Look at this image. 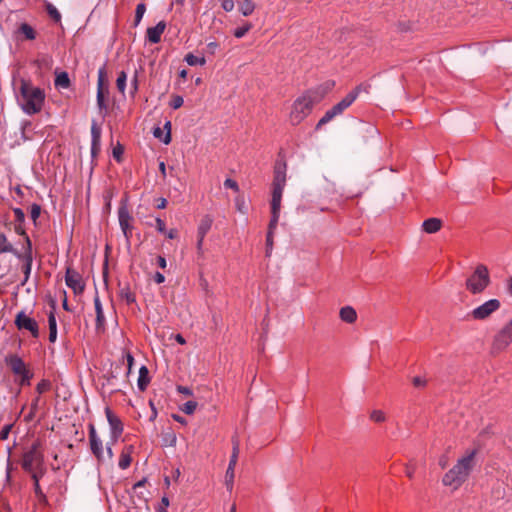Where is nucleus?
Here are the masks:
<instances>
[{
  "label": "nucleus",
  "instance_id": "obj_26",
  "mask_svg": "<svg viewBox=\"0 0 512 512\" xmlns=\"http://www.w3.org/2000/svg\"><path fill=\"white\" fill-rule=\"evenodd\" d=\"M148 369L146 366H141L139 369V377H138V388L141 391H144L149 383V377H148Z\"/></svg>",
  "mask_w": 512,
  "mask_h": 512
},
{
  "label": "nucleus",
  "instance_id": "obj_37",
  "mask_svg": "<svg viewBox=\"0 0 512 512\" xmlns=\"http://www.w3.org/2000/svg\"><path fill=\"white\" fill-rule=\"evenodd\" d=\"M197 408V403L195 401H187L183 404L181 410L185 413V414H193L195 412Z\"/></svg>",
  "mask_w": 512,
  "mask_h": 512
},
{
  "label": "nucleus",
  "instance_id": "obj_50",
  "mask_svg": "<svg viewBox=\"0 0 512 512\" xmlns=\"http://www.w3.org/2000/svg\"><path fill=\"white\" fill-rule=\"evenodd\" d=\"M104 69L101 68L98 71V89L97 90H103L104 86Z\"/></svg>",
  "mask_w": 512,
  "mask_h": 512
},
{
  "label": "nucleus",
  "instance_id": "obj_53",
  "mask_svg": "<svg viewBox=\"0 0 512 512\" xmlns=\"http://www.w3.org/2000/svg\"><path fill=\"white\" fill-rule=\"evenodd\" d=\"M156 229L158 230V232L160 233H165L166 232V227H165V223L163 220H161L160 218H157L156 219Z\"/></svg>",
  "mask_w": 512,
  "mask_h": 512
},
{
  "label": "nucleus",
  "instance_id": "obj_36",
  "mask_svg": "<svg viewBox=\"0 0 512 512\" xmlns=\"http://www.w3.org/2000/svg\"><path fill=\"white\" fill-rule=\"evenodd\" d=\"M176 441H177V438H176V435L173 431H167L164 435H163V442L165 445H168V446H175L176 444Z\"/></svg>",
  "mask_w": 512,
  "mask_h": 512
},
{
  "label": "nucleus",
  "instance_id": "obj_52",
  "mask_svg": "<svg viewBox=\"0 0 512 512\" xmlns=\"http://www.w3.org/2000/svg\"><path fill=\"white\" fill-rule=\"evenodd\" d=\"M115 443H112V440L110 439V441L107 443L106 445V456H105V459L107 458L108 460H111L113 458V452H112V445H114Z\"/></svg>",
  "mask_w": 512,
  "mask_h": 512
},
{
  "label": "nucleus",
  "instance_id": "obj_27",
  "mask_svg": "<svg viewBox=\"0 0 512 512\" xmlns=\"http://www.w3.org/2000/svg\"><path fill=\"white\" fill-rule=\"evenodd\" d=\"M70 85V79L66 72H60L56 75L55 86L57 88L66 89Z\"/></svg>",
  "mask_w": 512,
  "mask_h": 512
},
{
  "label": "nucleus",
  "instance_id": "obj_13",
  "mask_svg": "<svg viewBox=\"0 0 512 512\" xmlns=\"http://www.w3.org/2000/svg\"><path fill=\"white\" fill-rule=\"evenodd\" d=\"M213 219L210 215L204 216L197 228V251L198 253L203 252V241L206 236V234L209 232V230L212 227Z\"/></svg>",
  "mask_w": 512,
  "mask_h": 512
},
{
  "label": "nucleus",
  "instance_id": "obj_8",
  "mask_svg": "<svg viewBox=\"0 0 512 512\" xmlns=\"http://www.w3.org/2000/svg\"><path fill=\"white\" fill-rule=\"evenodd\" d=\"M512 343V317L510 320L495 334L493 339V350L502 351Z\"/></svg>",
  "mask_w": 512,
  "mask_h": 512
},
{
  "label": "nucleus",
  "instance_id": "obj_24",
  "mask_svg": "<svg viewBox=\"0 0 512 512\" xmlns=\"http://www.w3.org/2000/svg\"><path fill=\"white\" fill-rule=\"evenodd\" d=\"M94 306H95V312H96L97 327H101L104 325L105 317H104L102 304H101V301H100V298L98 295H96L94 298Z\"/></svg>",
  "mask_w": 512,
  "mask_h": 512
},
{
  "label": "nucleus",
  "instance_id": "obj_60",
  "mask_svg": "<svg viewBox=\"0 0 512 512\" xmlns=\"http://www.w3.org/2000/svg\"><path fill=\"white\" fill-rule=\"evenodd\" d=\"M48 386H49V384L47 382L42 381L41 383H39L37 385V391L39 393H42V392H44L48 388Z\"/></svg>",
  "mask_w": 512,
  "mask_h": 512
},
{
  "label": "nucleus",
  "instance_id": "obj_44",
  "mask_svg": "<svg viewBox=\"0 0 512 512\" xmlns=\"http://www.w3.org/2000/svg\"><path fill=\"white\" fill-rule=\"evenodd\" d=\"M224 187H225V188L232 189V190H234L235 192H238V191H239V186H238L237 182H236V181H234L233 179H230V178H227V179L224 181Z\"/></svg>",
  "mask_w": 512,
  "mask_h": 512
},
{
  "label": "nucleus",
  "instance_id": "obj_16",
  "mask_svg": "<svg viewBox=\"0 0 512 512\" xmlns=\"http://www.w3.org/2000/svg\"><path fill=\"white\" fill-rule=\"evenodd\" d=\"M166 28V24L163 21L158 22L155 26L147 29V39L151 43H158L161 40V35Z\"/></svg>",
  "mask_w": 512,
  "mask_h": 512
},
{
  "label": "nucleus",
  "instance_id": "obj_57",
  "mask_svg": "<svg viewBox=\"0 0 512 512\" xmlns=\"http://www.w3.org/2000/svg\"><path fill=\"white\" fill-rule=\"evenodd\" d=\"M154 280L156 283L161 284L165 281V276L160 272H156L154 275Z\"/></svg>",
  "mask_w": 512,
  "mask_h": 512
},
{
  "label": "nucleus",
  "instance_id": "obj_55",
  "mask_svg": "<svg viewBox=\"0 0 512 512\" xmlns=\"http://www.w3.org/2000/svg\"><path fill=\"white\" fill-rule=\"evenodd\" d=\"M153 135H154L155 138H158V139H160L162 141V139L164 138L165 134H163V129L161 127H155L153 129Z\"/></svg>",
  "mask_w": 512,
  "mask_h": 512
},
{
  "label": "nucleus",
  "instance_id": "obj_58",
  "mask_svg": "<svg viewBox=\"0 0 512 512\" xmlns=\"http://www.w3.org/2000/svg\"><path fill=\"white\" fill-rule=\"evenodd\" d=\"M157 264L160 268L164 269L167 266L166 259L163 256L157 257Z\"/></svg>",
  "mask_w": 512,
  "mask_h": 512
},
{
  "label": "nucleus",
  "instance_id": "obj_38",
  "mask_svg": "<svg viewBox=\"0 0 512 512\" xmlns=\"http://www.w3.org/2000/svg\"><path fill=\"white\" fill-rule=\"evenodd\" d=\"M252 28V25L247 23L241 27H238L234 31V36L236 38H242L245 36V34Z\"/></svg>",
  "mask_w": 512,
  "mask_h": 512
},
{
  "label": "nucleus",
  "instance_id": "obj_49",
  "mask_svg": "<svg viewBox=\"0 0 512 512\" xmlns=\"http://www.w3.org/2000/svg\"><path fill=\"white\" fill-rule=\"evenodd\" d=\"M266 245H267V253L269 254L271 252L272 246H273V233H271V231L267 232Z\"/></svg>",
  "mask_w": 512,
  "mask_h": 512
},
{
  "label": "nucleus",
  "instance_id": "obj_59",
  "mask_svg": "<svg viewBox=\"0 0 512 512\" xmlns=\"http://www.w3.org/2000/svg\"><path fill=\"white\" fill-rule=\"evenodd\" d=\"M178 391L184 395H187V396H191L192 395V391L190 388L188 387H184V386H179L178 387Z\"/></svg>",
  "mask_w": 512,
  "mask_h": 512
},
{
  "label": "nucleus",
  "instance_id": "obj_22",
  "mask_svg": "<svg viewBox=\"0 0 512 512\" xmlns=\"http://www.w3.org/2000/svg\"><path fill=\"white\" fill-rule=\"evenodd\" d=\"M90 447L92 453L97 457V459L101 462L105 461V452L103 448V444L101 439L94 440L93 442H90Z\"/></svg>",
  "mask_w": 512,
  "mask_h": 512
},
{
  "label": "nucleus",
  "instance_id": "obj_2",
  "mask_svg": "<svg viewBox=\"0 0 512 512\" xmlns=\"http://www.w3.org/2000/svg\"><path fill=\"white\" fill-rule=\"evenodd\" d=\"M475 451L469 452L460 458L457 463L443 476L442 482L445 486L458 489L468 478L474 467Z\"/></svg>",
  "mask_w": 512,
  "mask_h": 512
},
{
  "label": "nucleus",
  "instance_id": "obj_1",
  "mask_svg": "<svg viewBox=\"0 0 512 512\" xmlns=\"http://www.w3.org/2000/svg\"><path fill=\"white\" fill-rule=\"evenodd\" d=\"M17 103L27 115L39 113L44 105L45 92L43 89L34 86L30 81L21 80Z\"/></svg>",
  "mask_w": 512,
  "mask_h": 512
},
{
  "label": "nucleus",
  "instance_id": "obj_7",
  "mask_svg": "<svg viewBox=\"0 0 512 512\" xmlns=\"http://www.w3.org/2000/svg\"><path fill=\"white\" fill-rule=\"evenodd\" d=\"M501 303L498 299H489L481 305L475 307L468 313V317L473 320L483 321L488 319L493 313L498 311Z\"/></svg>",
  "mask_w": 512,
  "mask_h": 512
},
{
  "label": "nucleus",
  "instance_id": "obj_61",
  "mask_svg": "<svg viewBox=\"0 0 512 512\" xmlns=\"http://www.w3.org/2000/svg\"><path fill=\"white\" fill-rule=\"evenodd\" d=\"M32 477L34 479V486H35V492L36 493H40V486H39V480H38V476L36 473H33L32 474Z\"/></svg>",
  "mask_w": 512,
  "mask_h": 512
},
{
  "label": "nucleus",
  "instance_id": "obj_3",
  "mask_svg": "<svg viewBox=\"0 0 512 512\" xmlns=\"http://www.w3.org/2000/svg\"><path fill=\"white\" fill-rule=\"evenodd\" d=\"M490 275L488 268L479 264L476 266L473 273L467 278L465 286L466 289L472 294H480L490 285Z\"/></svg>",
  "mask_w": 512,
  "mask_h": 512
},
{
  "label": "nucleus",
  "instance_id": "obj_10",
  "mask_svg": "<svg viewBox=\"0 0 512 512\" xmlns=\"http://www.w3.org/2000/svg\"><path fill=\"white\" fill-rule=\"evenodd\" d=\"M42 462V457L40 453L38 452L36 446H33L31 449H29L27 452H25L22 460V467L30 472L35 473V469L40 466Z\"/></svg>",
  "mask_w": 512,
  "mask_h": 512
},
{
  "label": "nucleus",
  "instance_id": "obj_9",
  "mask_svg": "<svg viewBox=\"0 0 512 512\" xmlns=\"http://www.w3.org/2000/svg\"><path fill=\"white\" fill-rule=\"evenodd\" d=\"M239 455V442L238 440H233L232 454L230 456L229 464L225 473V485L227 490L232 491L234 485V470L237 464Z\"/></svg>",
  "mask_w": 512,
  "mask_h": 512
},
{
  "label": "nucleus",
  "instance_id": "obj_20",
  "mask_svg": "<svg viewBox=\"0 0 512 512\" xmlns=\"http://www.w3.org/2000/svg\"><path fill=\"white\" fill-rule=\"evenodd\" d=\"M283 190H284V187H282V186H273L272 199H271V210H280L281 209V200H282Z\"/></svg>",
  "mask_w": 512,
  "mask_h": 512
},
{
  "label": "nucleus",
  "instance_id": "obj_40",
  "mask_svg": "<svg viewBox=\"0 0 512 512\" xmlns=\"http://www.w3.org/2000/svg\"><path fill=\"white\" fill-rule=\"evenodd\" d=\"M48 325H49V331H57V322H56V317H55V313L53 310H51L49 312Z\"/></svg>",
  "mask_w": 512,
  "mask_h": 512
},
{
  "label": "nucleus",
  "instance_id": "obj_51",
  "mask_svg": "<svg viewBox=\"0 0 512 512\" xmlns=\"http://www.w3.org/2000/svg\"><path fill=\"white\" fill-rule=\"evenodd\" d=\"M412 382L415 387H423L426 384V380L420 376H415Z\"/></svg>",
  "mask_w": 512,
  "mask_h": 512
},
{
  "label": "nucleus",
  "instance_id": "obj_41",
  "mask_svg": "<svg viewBox=\"0 0 512 512\" xmlns=\"http://www.w3.org/2000/svg\"><path fill=\"white\" fill-rule=\"evenodd\" d=\"M164 129L166 130V133L164 135V138L162 139V142L164 144H169L171 142V122L170 121L165 122Z\"/></svg>",
  "mask_w": 512,
  "mask_h": 512
},
{
  "label": "nucleus",
  "instance_id": "obj_56",
  "mask_svg": "<svg viewBox=\"0 0 512 512\" xmlns=\"http://www.w3.org/2000/svg\"><path fill=\"white\" fill-rule=\"evenodd\" d=\"M10 428L11 427L9 425H6V426L3 427V429L0 432V438L1 439L4 440V439H6L8 437L9 432H10Z\"/></svg>",
  "mask_w": 512,
  "mask_h": 512
},
{
  "label": "nucleus",
  "instance_id": "obj_30",
  "mask_svg": "<svg viewBox=\"0 0 512 512\" xmlns=\"http://www.w3.org/2000/svg\"><path fill=\"white\" fill-rule=\"evenodd\" d=\"M119 296L122 300H124L127 304H131L135 302V295L128 287H123L120 289Z\"/></svg>",
  "mask_w": 512,
  "mask_h": 512
},
{
  "label": "nucleus",
  "instance_id": "obj_21",
  "mask_svg": "<svg viewBox=\"0 0 512 512\" xmlns=\"http://www.w3.org/2000/svg\"><path fill=\"white\" fill-rule=\"evenodd\" d=\"M283 190H284V187H282V186H273L272 199H271V210H280L281 209V200H282Z\"/></svg>",
  "mask_w": 512,
  "mask_h": 512
},
{
  "label": "nucleus",
  "instance_id": "obj_14",
  "mask_svg": "<svg viewBox=\"0 0 512 512\" xmlns=\"http://www.w3.org/2000/svg\"><path fill=\"white\" fill-rule=\"evenodd\" d=\"M66 285L71 288L74 293H82L84 290V283L80 274L74 270L67 269L65 275Z\"/></svg>",
  "mask_w": 512,
  "mask_h": 512
},
{
  "label": "nucleus",
  "instance_id": "obj_31",
  "mask_svg": "<svg viewBox=\"0 0 512 512\" xmlns=\"http://www.w3.org/2000/svg\"><path fill=\"white\" fill-rule=\"evenodd\" d=\"M126 81H127V74L125 71H121L118 74L117 80H116V86L119 92L124 94L125 88H126Z\"/></svg>",
  "mask_w": 512,
  "mask_h": 512
},
{
  "label": "nucleus",
  "instance_id": "obj_23",
  "mask_svg": "<svg viewBox=\"0 0 512 512\" xmlns=\"http://www.w3.org/2000/svg\"><path fill=\"white\" fill-rule=\"evenodd\" d=\"M441 228V221L438 218H429L423 222V229L427 233H436Z\"/></svg>",
  "mask_w": 512,
  "mask_h": 512
},
{
  "label": "nucleus",
  "instance_id": "obj_46",
  "mask_svg": "<svg viewBox=\"0 0 512 512\" xmlns=\"http://www.w3.org/2000/svg\"><path fill=\"white\" fill-rule=\"evenodd\" d=\"M221 6L226 12H231L234 7V0H221Z\"/></svg>",
  "mask_w": 512,
  "mask_h": 512
},
{
  "label": "nucleus",
  "instance_id": "obj_5",
  "mask_svg": "<svg viewBox=\"0 0 512 512\" xmlns=\"http://www.w3.org/2000/svg\"><path fill=\"white\" fill-rule=\"evenodd\" d=\"M5 363L9 366L13 374L17 377L20 385H30L33 374L26 367L24 361L17 355H8L5 357Z\"/></svg>",
  "mask_w": 512,
  "mask_h": 512
},
{
  "label": "nucleus",
  "instance_id": "obj_48",
  "mask_svg": "<svg viewBox=\"0 0 512 512\" xmlns=\"http://www.w3.org/2000/svg\"><path fill=\"white\" fill-rule=\"evenodd\" d=\"M100 147H101V140L96 142L95 140H92V143H91V154L92 156H96L97 153L100 151Z\"/></svg>",
  "mask_w": 512,
  "mask_h": 512
},
{
  "label": "nucleus",
  "instance_id": "obj_33",
  "mask_svg": "<svg viewBox=\"0 0 512 512\" xmlns=\"http://www.w3.org/2000/svg\"><path fill=\"white\" fill-rule=\"evenodd\" d=\"M271 220L269 223L268 231H271V233H274V230L277 227L279 218H280V210H271Z\"/></svg>",
  "mask_w": 512,
  "mask_h": 512
},
{
  "label": "nucleus",
  "instance_id": "obj_35",
  "mask_svg": "<svg viewBox=\"0 0 512 512\" xmlns=\"http://www.w3.org/2000/svg\"><path fill=\"white\" fill-rule=\"evenodd\" d=\"M145 11H146V7L143 3H140L137 5L136 11H135V19H134L135 26L139 25V23L141 22L144 14H145Z\"/></svg>",
  "mask_w": 512,
  "mask_h": 512
},
{
  "label": "nucleus",
  "instance_id": "obj_43",
  "mask_svg": "<svg viewBox=\"0 0 512 512\" xmlns=\"http://www.w3.org/2000/svg\"><path fill=\"white\" fill-rule=\"evenodd\" d=\"M97 105L100 110L106 109L103 90H97Z\"/></svg>",
  "mask_w": 512,
  "mask_h": 512
},
{
  "label": "nucleus",
  "instance_id": "obj_29",
  "mask_svg": "<svg viewBox=\"0 0 512 512\" xmlns=\"http://www.w3.org/2000/svg\"><path fill=\"white\" fill-rule=\"evenodd\" d=\"M186 63L189 65V66H202L205 64L206 60L204 57H199V56H196L192 53H189L185 56V59Z\"/></svg>",
  "mask_w": 512,
  "mask_h": 512
},
{
  "label": "nucleus",
  "instance_id": "obj_42",
  "mask_svg": "<svg viewBox=\"0 0 512 512\" xmlns=\"http://www.w3.org/2000/svg\"><path fill=\"white\" fill-rule=\"evenodd\" d=\"M47 11H48V14L55 20V21H59L60 18H61V15L60 13L58 12L57 8L55 6H53L52 4H48L47 5Z\"/></svg>",
  "mask_w": 512,
  "mask_h": 512
},
{
  "label": "nucleus",
  "instance_id": "obj_62",
  "mask_svg": "<svg viewBox=\"0 0 512 512\" xmlns=\"http://www.w3.org/2000/svg\"><path fill=\"white\" fill-rule=\"evenodd\" d=\"M164 234L166 235L167 238L174 239L177 235V231L174 229H171L169 231L166 230V232Z\"/></svg>",
  "mask_w": 512,
  "mask_h": 512
},
{
  "label": "nucleus",
  "instance_id": "obj_17",
  "mask_svg": "<svg viewBox=\"0 0 512 512\" xmlns=\"http://www.w3.org/2000/svg\"><path fill=\"white\" fill-rule=\"evenodd\" d=\"M26 244H27V247H26L24 255H23V259L25 262L24 267H23V271H24V275H25L24 281H27L30 276L31 269H32V261H33L31 242H30L29 238L26 239Z\"/></svg>",
  "mask_w": 512,
  "mask_h": 512
},
{
  "label": "nucleus",
  "instance_id": "obj_45",
  "mask_svg": "<svg viewBox=\"0 0 512 512\" xmlns=\"http://www.w3.org/2000/svg\"><path fill=\"white\" fill-rule=\"evenodd\" d=\"M183 103H184V100L181 96H174L170 102V106L173 109H178L183 105Z\"/></svg>",
  "mask_w": 512,
  "mask_h": 512
},
{
  "label": "nucleus",
  "instance_id": "obj_11",
  "mask_svg": "<svg viewBox=\"0 0 512 512\" xmlns=\"http://www.w3.org/2000/svg\"><path fill=\"white\" fill-rule=\"evenodd\" d=\"M15 324L19 329L29 331L33 337L39 336V329L37 322L29 317L25 312L21 311L16 315Z\"/></svg>",
  "mask_w": 512,
  "mask_h": 512
},
{
  "label": "nucleus",
  "instance_id": "obj_34",
  "mask_svg": "<svg viewBox=\"0 0 512 512\" xmlns=\"http://www.w3.org/2000/svg\"><path fill=\"white\" fill-rule=\"evenodd\" d=\"M20 31L29 40H33L35 38V32L33 28L26 23H23L20 26Z\"/></svg>",
  "mask_w": 512,
  "mask_h": 512
},
{
  "label": "nucleus",
  "instance_id": "obj_47",
  "mask_svg": "<svg viewBox=\"0 0 512 512\" xmlns=\"http://www.w3.org/2000/svg\"><path fill=\"white\" fill-rule=\"evenodd\" d=\"M91 136L92 140H95L96 142L101 140V131L95 124L91 127Z\"/></svg>",
  "mask_w": 512,
  "mask_h": 512
},
{
  "label": "nucleus",
  "instance_id": "obj_4",
  "mask_svg": "<svg viewBox=\"0 0 512 512\" xmlns=\"http://www.w3.org/2000/svg\"><path fill=\"white\" fill-rule=\"evenodd\" d=\"M315 103V98L310 93L297 98L293 104L290 121L293 125L299 124L310 112Z\"/></svg>",
  "mask_w": 512,
  "mask_h": 512
},
{
  "label": "nucleus",
  "instance_id": "obj_64",
  "mask_svg": "<svg viewBox=\"0 0 512 512\" xmlns=\"http://www.w3.org/2000/svg\"><path fill=\"white\" fill-rule=\"evenodd\" d=\"M507 292L512 296V277L507 280L506 284Z\"/></svg>",
  "mask_w": 512,
  "mask_h": 512
},
{
  "label": "nucleus",
  "instance_id": "obj_63",
  "mask_svg": "<svg viewBox=\"0 0 512 512\" xmlns=\"http://www.w3.org/2000/svg\"><path fill=\"white\" fill-rule=\"evenodd\" d=\"M217 47H218V44H217L216 42H214V41H213V42H209V43L207 44V48H208V50H209L211 53H214V52H215V50L217 49Z\"/></svg>",
  "mask_w": 512,
  "mask_h": 512
},
{
  "label": "nucleus",
  "instance_id": "obj_12",
  "mask_svg": "<svg viewBox=\"0 0 512 512\" xmlns=\"http://www.w3.org/2000/svg\"><path fill=\"white\" fill-rule=\"evenodd\" d=\"M106 417L110 426V438L112 443H116L123 432L121 420L115 416L110 409H106Z\"/></svg>",
  "mask_w": 512,
  "mask_h": 512
},
{
  "label": "nucleus",
  "instance_id": "obj_6",
  "mask_svg": "<svg viewBox=\"0 0 512 512\" xmlns=\"http://www.w3.org/2000/svg\"><path fill=\"white\" fill-rule=\"evenodd\" d=\"M360 87L348 93L340 102L334 105L331 109L327 110L324 116L319 120L318 126L324 125L330 122L334 117L340 115L346 110L358 97Z\"/></svg>",
  "mask_w": 512,
  "mask_h": 512
},
{
  "label": "nucleus",
  "instance_id": "obj_28",
  "mask_svg": "<svg viewBox=\"0 0 512 512\" xmlns=\"http://www.w3.org/2000/svg\"><path fill=\"white\" fill-rule=\"evenodd\" d=\"M255 4L251 0H244L239 4V11L243 16H249L253 13Z\"/></svg>",
  "mask_w": 512,
  "mask_h": 512
},
{
  "label": "nucleus",
  "instance_id": "obj_18",
  "mask_svg": "<svg viewBox=\"0 0 512 512\" xmlns=\"http://www.w3.org/2000/svg\"><path fill=\"white\" fill-rule=\"evenodd\" d=\"M118 218L120 227L126 237H128V230L130 229L131 216L128 209L125 206L119 208Z\"/></svg>",
  "mask_w": 512,
  "mask_h": 512
},
{
  "label": "nucleus",
  "instance_id": "obj_54",
  "mask_svg": "<svg viewBox=\"0 0 512 512\" xmlns=\"http://www.w3.org/2000/svg\"><path fill=\"white\" fill-rule=\"evenodd\" d=\"M100 437L97 435V432L94 428V426H90V430H89V440L90 442H93L94 440H99Z\"/></svg>",
  "mask_w": 512,
  "mask_h": 512
},
{
  "label": "nucleus",
  "instance_id": "obj_25",
  "mask_svg": "<svg viewBox=\"0 0 512 512\" xmlns=\"http://www.w3.org/2000/svg\"><path fill=\"white\" fill-rule=\"evenodd\" d=\"M133 450V447L132 446H128L126 448V450H124L122 453H121V456H120V459H119V463H118V466L121 468V469H127L130 464H131V452Z\"/></svg>",
  "mask_w": 512,
  "mask_h": 512
},
{
  "label": "nucleus",
  "instance_id": "obj_32",
  "mask_svg": "<svg viewBox=\"0 0 512 512\" xmlns=\"http://www.w3.org/2000/svg\"><path fill=\"white\" fill-rule=\"evenodd\" d=\"M14 252L12 245L8 242L6 236L0 233V254Z\"/></svg>",
  "mask_w": 512,
  "mask_h": 512
},
{
  "label": "nucleus",
  "instance_id": "obj_39",
  "mask_svg": "<svg viewBox=\"0 0 512 512\" xmlns=\"http://www.w3.org/2000/svg\"><path fill=\"white\" fill-rule=\"evenodd\" d=\"M370 419L375 422L381 423L385 421L386 417L382 410H373L370 414Z\"/></svg>",
  "mask_w": 512,
  "mask_h": 512
},
{
  "label": "nucleus",
  "instance_id": "obj_15",
  "mask_svg": "<svg viewBox=\"0 0 512 512\" xmlns=\"http://www.w3.org/2000/svg\"><path fill=\"white\" fill-rule=\"evenodd\" d=\"M286 185V164L282 161H277L274 168V179L272 186Z\"/></svg>",
  "mask_w": 512,
  "mask_h": 512
},
{
  "label": "nucleus",
  "instance_id": "obj_19",
  "mask_svg": "<svg viewBox=\"0 0 512 512\" xmlns=\"http://www.w3.org/2000/svg\"><path fill=\"white\" fill-rule=\"evenodd\" d=\"M339 316L346 323H354L357 319V312L352 306H344L340 309Z\"/></svg>",
  "mask_w": 512,
  "mask_h": 512
}]
</instances>
